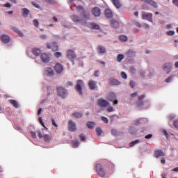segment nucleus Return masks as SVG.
I'll list each match as a JSON object with an SVG mask.
<instances>
[{"mask_svg":"<svg viewBox=\"0 0 178 178\" xmlns=\"http://www.w3.org/2000/svg\"><path fill=\"white\" fill-rule=\"evenodd\" d=\"M91 15L90 12L87 10H83L81 12V19L82 20V26H86L88 22L87 20H90Z\"/></svg>","mask_w":178,"mask_h":178,"instance_id":"f257e3e1","label":"nucleus"},{"mask_svg":"<svg viewBox=\"0 0 178 178\" xmlns=\"http://www.w3.org/2000/svg\"><path fill=\"white\" fill-rule=\"evenodd\" d=\"M45 129H42V131H37L38 136L39 138H44L45 143H49L51 141V136L49 134H44Z\"/></svg>","mask_w":178,"mask_h":178,"instance_id":"f03ea898","label":"nucleus"},{"mask_svg":"<svg viewBox=\"0 0 178 178\" xmlns=\"http://www.w3.org/2000/svg\"><path fill=\"white\" fill-rule=\"evenodd\" d=\"M67 58L72 62V65H74V59L77 58V55L74 53V51L69 49L66 54Z\"/></svg>","mask_w":178,"mask_h":178,"instance_id":"7ed1b4c3","label":"nucleus"},{"mask_svg":"<svg viewBox=\"0 0 178 178\" xmlns=\"http://www.w3.org/2000/svg\"><path fill=\"white\" fill-rule=\"evenodd\" d=\"M57 92L59 97H61V98H66V97H67L69 95V92L63 87L58 88Z\"/></svg>","mask_w":178,"mask_h":178,"instance_id":"20e7f679","label":"nucleus"},{"mask_svg":"<svg viewBox=\"0 0 178 178\" xmlns=\"http://www.w3.org/2000/svg\"><path fill=\"white\" fill-rule=\"evenodd\" d=\"M83 87H84V81L82 80H78L75 88L79 95H83Z\"/></svg>","mask_w":178,"mask_h":178,"instance_id":"39448f33","label":"nucleus"},{"mask_svg":"<svg viewBox=\"0 0 178 178\" xmlns=\"http://www.w3.org/2000/svg\"><path fill=\"white\" fill-rule=\"evenodd\" d=\"M40 59L43 63H49L51 62V55L47 53H42L40 54Z\"/></svg>","mask_w":178,"mask_h":178,"instance_id":"423d86ee","label":"nucleus"},{"mask_svg":"<svg viewBox=\"0 0 178 178\" xmlns=\"http://www.w3.org/2000/svg\"><path fill=\"white\" fill-rule=\"evenodd\" d=\"M142 19L143 20H147L148 22H150V23H153L152 20V13H147V12H143L142 13Z\"/></svg>","mask_w":178,"mask_h":178,"instance_id":"0eeeda50","label":"nucleus"},{"mask_svg":"<svg viewBox=\"0 0 178 178\" xmlns=\"http://www.w3.org/2000/svg\"><path fill=\"white\" fill-rule=\"evenodd\" d=\"M137 106L140 108V109H148L149 106H151V104L149 102H144L143 101H138Z\"/></svg>","mask_w":178,"mask_h":178,"instance_id":"6e6552de","label":"nucleus"},{"mask_svg":"<svg viewBox=\"0 0 178 178\" xmlns=\"http://www.w3.org/2000/svg\"><path fill=\"white\" fill-rule=\"evenodd\" d=\"M172 67L173 64L172 63H167L163 64L162 69L164 70V72H167V74H169Z\"/></svg>","mask_w":178,"mask_h":178,"instance_id":"1a4fd4ad","label":"nucleus"},{"mask_svg":"<svg viewBox=\"0 0 178 178\" xmlns=\"http://www.w3.org/2000/svg\"><path fill=\"white\" fill-rule=\"evenodd\" d=\"M96 170L99 176L101 177H105V170L100 164L96 165Z\"/></svg>","mask_w":178,"mask_h":178,"instance_id":"9d476101","label":"nucleus"},{"mask_svg":"<svg viewBox=\"0 0 178 178\" xmlns=\"http://www.w3.org/2000/svg\"><path fill=\"white\" fill-rule=\"evenodd\" d=\"M97 104L101 108H106V106H109V102L104 99H99L97 101Z\"/></svg>","mask_w":178,"mask_h":178,"instance_id":"9b49d317","label":"nucleus"},{"mask_svg":"<svg viewBox=\"0 0 178 178\" xmlns=\"http://www.w3.org/2000/svg\"><path fill=\"white\" fill-rule=\"evenodd\" d=\"M85 27H88V29H92V30H99V25L95 22H88Z\"/></svg>","mask_w":178,"mask_h":178,"instance_id":"f8f14e48","label":"nucleus"},{"mask_svg":"<svg viewBox=\"0 0 178 178\" xmlns=\"http://www.w3.org/2000/svg\"><path fill=\"white\" fill-rule=\"evenodd\" d=\"M55 74L54 72V70L49 67H47L44 68V75L47 76V77H52Z\"/></svg>","mask_w":178,"mask_h":178,"instance_id":"ddd939ff","label":"nucleus"},{"mask_svg":"<svg viewBox=\"0 0 178 178\" xmlns=\"http://www.w3.org/2000/svg\"><path fill=\"white\" fill-rule=\"evenodd\" d=\"M54 70H55L56 73H57V74H60V73H62V72H63V65H62V64H60V63H57L54 66Z\"/></svg>","mask_w":178,"mask_h":178,"instance_id":"4468645a","label":"nucleus"},{"mask_svg":"<svg viewBox=\"0 0 178 178\" xmlns=\"http://www.w3.org/2000/svg\"><path fill=\"white\" fill-rule=\"evenodd\" d=\"M70 19L74 22V23H81V24H82L81 17L77 15H71Z\"/></svg>","mask_w":178,"mask_h":178,"instance_id":"2eb2a0df","label":"nucleus"},{"mask_svg":"<svg viewBox=\"0 0 178 178\" xmlns=\"http://www.w3.org/2000/svg\"><path fill=\"white\" fill-rule=\"evenodd\" d=\"M142 2H144L145 3H148L149 5H151L154 8H158V3L156 1H154V0H141Z\"/></svg>","mask_w":178,"mask_h":178,"instance_id":"dca6fc26","label":"nucleus"},{"mask_svg":"<svg viewBox=\"0 0 178 178\" xmlns=\"http://www.w3.org/2000/svg\"><path fill=\"white\" fill-rule=\"evenodd\" d=\"M70 131H76V123L72 120H70L68 122Z\"/></svg>","mask_w":178,"mask_h":178,"instance_id":"f3484780","label":"nucleus"},{"mask_svg":"<svg viewBox=\"0 0 178 178\" xmlns=\"http://www.w3.org/2000/svg\"><path fill=\"white\" fill-rule=\"evenodd\" d=\"M97 52L99 55H104V54H106V48L102 45H99L97 47Z\"/></svg>","mask_w":178,"mask_h":178,"instance_id":"a211bd4d","label":"nucleus"},{"mask_svg":"<svg viewBox=\"0 0 178 178\" xmlns=\"http://www.w3.org/2000/svg\"><path fill=\"white\" fill-rule=\"evenodd\" d=\"M92 13L95 17H98L99 16H101V10L98 8V7L94 8L92 10Z\"/></svg>","mask_w":178,"mask_h":178,"instance_id":"6ab92c4d","label":"nucleus"},{"mask_svg":"<svg viewBox=\"0 0 178 178\" xmlns=\"http://www.w3.org/2000/svg\"><path fill=\"white\" fill-rule=\"evenodd\" d=\"M109 81L111 86H120V84H122V83L119 80L115 78H110Z\"/></svg>","mask_w":178,"mask_h":178,"instance_id":"aec40b11","label":"nucleus"},{"mask_svg":"<svg viewBox=\"0 0 178 178\" xmlns=\"http://www.w3.org/2000/svg\"><path fill=\"white\" fill-rule=\"evenodd\" d=\"M1 40L4 44H8L9 43V41H10V38H9V35L3 34L1 36Z\"/></svg>","mask_w":178,"mask_h":178,"instance_id":"412c9836","label":"nucleus"},{"mask_svg":"<svg viewBox=\"0 0 178 178\" xmlns=\"http://www.w3.org/2000/svg\"><path fill=\"white\" fill-rule=\"evenodd\" d=\"M112 3L116 8V9H120L122 8V3L120 0H111Z\"/></svg>","mask_w":178,"mask_h":178,"instance_id":"4be33fe9","label":"nucleus"},{"mask_svg":"<svg viewBox=\"0 0 178 178\" xmlns=\"http://www.w3.org/2000/svg\"><path fill=\"white\" fill-rule=\"evenodd\" d=\"M106 99L111 102L115 101V99H116V95L113 92H110L107 95Z\"/></svg>","mask_w":178,"mask_h":178,"instance_id":"5701e85b","label":"nucleus"},{"mask_svg":"<svg viewBox=\"0 0 178 178\" xmlns=\"http://www.w3.org/2000/svg\"><path fill=\"white\" fill-rule=\"evenodd\" d=\"M22 16L24 17H27L29 15H30V10L27 8H22Z\"/></svg>","mask_w":178,"mask_h":178,"instance_id":"b1692460","label":"nucleus"},{"mask_svg":"<svg viewBox=\"0 0 178 178\" xmlns=\"http://www.w3.org/2000/svg\"><path fill=\"white\" fill-rule=\"evenodd\" d=\"M89 87H90V90H94L95 88V87H97V81L90 80L89 81Z\"/></svg>","mask_w":178,"mask_h":178,"instance_id":"393cba45","label":"nucleus"},{"mask_svg":"<svg viewBox=\"0 0 178 178\" xmlns=\"http://www.w3.org/2000/svg\"><path fill=\"white\" fill-rule=\"evenodd\" d=\"M32 54H33L35 56H38L41 54V49L38 48H33L32 49Z\"/></svg>","mask_w":178,"mask_h":178,"instance_id":"a878e982","label":"nucleus"},{"mask_svg":"<svg viewBox=\"0 0 178 178\" xmlns=\"http://www.w3.org/2000/svg\"><path fill=\"white\" fill-rule=\"evenodd\" d=\"M161 156H165V153H163V152H162V150H156L155 152V157L159 158Z\"/></svg>","mask_w":178,"mask_h":178,"instance_id":"bb28decb","label":"nucleus"},{"mask_svg":"<svg viewBox=\"0 0 178 178\" xmlns=\"http://www.w3.org/2000/svg\"><path fill=\"white\" fill-rule=\"evenodd\" d=\"M111 26L113 27V29H118V27H119V22H118V21L115 19H112L111 21Z\"/></svg>","mask_w":178,"mask_h":178,"instance_id":"cd10ccee","label":"nucleus"},{"mask_svg":"<svg viewBox=\"0 0 178 178\" xmlns=\"http://www.w3.org/2000/svg\"><path fill=\"white\" fill-rule=\"evenodd\" d=\"M105 15L108 19L112 18L113 16V14H112V11H111V10L109 9H106L105 10Z\"/></svg>","mask_w":178,"mask_h":178,"instance_id":"c85d7f7f","label":"nucleus"},{"mask_svg":"<svg viewBox=\"0 0 178 178\" xmlns=\"http://www.w3.org/2000/svg\"><path fill=\"white\" fill-rule=\"evenodd\" d=\"M127 56H129V58H133L136 56V51L133 50H129L128 51H127Z\"/></svg>","mask_w":178,"mask_h":178,"instance_id":"c756f323","label":"nucleus"},{"mask_svg":"<svg viewBox=\"0 0 178 178\" xmlns=\"http://www.w3.org/2000/svg\"><path fill=\"white\" fill-rule=\"evenodd\" d=\"M95 122L89 121L87 122L86 126L88 129H94L95 127Z\"/></svg>","mask_w":178,"mask_h":178,"instance_id":"7c9ffc66","label":"nucleus"},{"mask_svg":"<svg viewBox=\"0 0 178 178\" xmlns=\"http://www.w3.org/2000/svg\"><path fill=\"white\" fill-rule=\"evenodd\" d=\"M12 29L13 30V31H15V33H17L19 37H23V32H22V31L19 30V29L16 28V27H13Z\"/></svg>","mask_w":178,"mask_h":178,"instance_id":"2f4dec72","label":"nucleus"},{"mask_svg":"<svg viewBox=\"0 0 178 178\" xmlns=\"http://www.w3.org/2000/svg\"><path fill=\"white\" fill-rule=\"evenodd\" d=\"M9 102L10 104H12L14 108H19V104H17V102L15 100L10 99Z\"/></svg>","mask_w":178,"mask_h":178,"instance_id":"473e14b6","label":"nucleus"},{"mask_svg":"<svg viewBox=\"0 0 178 178\" xmlns=\"http://www.w3.org/2000/svg\"><path fill=\"white\" fill-rule=\"evenodd\" d=\"M72 116L74 118H76V119H80V118H81L83 116V113H74L72 114Z\"/></svg>","mask_w":178,"mask_h":178,"instance_id":"72a5a7b5","label":"nucleus"},{"mask_svg":"<svg viewBox=\"0 0 178 178\" xmlns=\"http://www.w3.org/2000/svg\"><path fill=\"white\" fill-rule=\"evenodd\" d=\"M120 41H122V42H126V41H127V40H129V38H127V36L126 35H120L119 37Z\"/></svg>","mask_w":178,"mask_h":178,"instance_id":"f704fd0d","label":"nucleus"},{"mask_svg":"<svg viewBox=\"0 0 178 178\" xmlns=\"http://www.w3.org/2000/svg\"><path fill=\"white\" fill-rule=\"evenodd\" d=\"M124 59V55L119 54L117 57L118 62H122Z\"/></svg>","mask_w":178,"mask_h":178,"instance_id":"c9c22d12","label":"nucleus"},{"mask_svg":"<svg viewBox=\"0 0 178 178\" xmlns=\"http://www.w3.org/2000/svg\"><path fill=\"white\" fill-rule=\"evenodd\" d=\"M140 143V140L137 139L135 141H132L129 143V147H134L136 144H138Z\"/></svg>","mask_w":178,"mask_h":178,"instance_id":"e433bc0d","label":"nucleus"},{"mask_svg":"<svg viewBox=\"0 0 178 178\" xmlns=\"http://www.w3.org/2000/svg\"><path fill=\"white\" fill-rule=\"evenodd\" d=\"M132 23H133V24L136 26V27H139L140 29H141V27H143V26H141V24H140L138 22H137L134 19L132 20Z\"/></svg>","mask_w":178,"mask_h":178,"instance_id":"4c0bfd02","label":"nucleus"},{"mask_svg":"<svg viewBox=\"0 0 178 178\" xmlns=\"http://www.w3.org/2000/svg\"><path fill=\"white\" fill-rule=\"evenodd\" d=\"M72 147H74V148H77V147H79V143L77 140H73L72 143Z\"/></svg>","mask_w":178,"mask_h":178,"instance_id":"58836bf2","label":"nucleus"},{"mask_svg":"<svg viewBox=\"0 0 178 178\" xmlns=\"http://www.w3.org/2000/svg\"><path fill=\"white\" fill-rule=\"evenodd\" d=\"M136 131H137L136 130V128L134 127H129V133H131V134H136Z\"/></svg>","mask_w":178,"mask_h":178,"instance_id":"ea45409f","label":"nucleus"},{"mask_svg":"<svg viewBox=\"0 0 178 178\" xmlns=\"http://www.w3.org/2000/svg\"><path fill=\"white\" fill-rule=\"evenodd\" d=\"M175 76L170 75L167 79H165V83H171L172 80H173V78Z\"/></svg>","mask_w":178,"mask_h":178,"instance_id":"a19ab883","label":"nucleus"},{"mask_svg":"<svg viewBox=\"0 0 178 178\" xmlns=\"http://www.w3.org/2000/svg\"><path fill=\"white\" fill-rule=\"evenodd\" d=\"M96 133L97 136H101V134H102V129L99 127L96 128Z\"/></svg>","mask_w":178,"mask_h":178,"instance_id":"79ce46f5","label":"nucleus"},{"mask_svg":"<svg viewBox=\"0 0 178 178\" xmlns=\"http://www.w3.org/2000/svg\"><path fill=\"white\" fill-rule=\"evenodd\" d=\"M167 35H175V31H168L166 32Z\"/></svg>","mask_w":178,"mask_h":178,"instance_id":"37998d69","label":"nucleus"},{"mask_svg":"<svg viewBox=\"0 0 178 178\" xmlns=\"http://www.w3.org/2000/svg\"><path fill=\"white\" fill-rule=\"evenodd\" d=\"M130 87H131V88H134V87H136V82L133 80L130 81Z\"/></svg>","mask_w":178,"mask_h":178,"instance_id":"c03bdc74","label":"nucleus"},{"mask_svg":"<svg viewBox=\"0 0 178 178\" xmlns=\"http://www.w3.org/2000/svg\"><path fill=\"white\" fill-rule=\"evenodd\" d=\"M175 118H176V115L175 114H171L168 115L169 120H173V119H175Z\"/></svg>","mask_w":178,"mask_h":178,"instance_id":"a18cd8bd","label":"nucleus"},{"mask_svg":"<svg viewBox=\"0 0 178 178\" xmlns=\"http://www.w3.org/2000/svg\"><path fill=\"white\" fill-rule=\"evenodd\" d=\"M54 56L56 58H61L62 54L60 52H56L54 53Z\"/></svg>","mask_w":178,"mask_h":178,"instance_id":"49530a36","label":"nucleus"},{"mask_svg":"<svg viewBox=\"0 0 178 178\" xmlns=\"http://www.w3.org/2000/svg\"><path fill=\"white\" fill-rule=\"evenodd\" d=\"M102 120L104 123H109V120H108V118L106 117H102Z\"/></svg>","mask_w":178,"mask_h":178,"instance_id":"de8ad7c7","label":"nucleus"},{"mask_svg":"<svg viewBox=\"0 0 178 178\" xmlns=\"http://www.w3.org/2000/svg\"><path fill=\"white\" fill-rule=\"evenodd\" d=\"M62 26H63V27H65V29H70V26L65 22H63L62 24Z\"/></svg>","mask_w":178,"mask_h":178,"instance_id":"09e8293b","label":"nucleus"},{"mask_svg":"<svg viewBox=\"0 0 178 178\" xmlns=\"http://www.w3.org/2000/svg\"><path fill=\"white\" fill-rule=\"evenodd\" d=\"M33 24L35 26V27H38V25L40 24V22L37 19L33 20Z\"/></svg>","mask_w":178,"mask_h":178,"instance_id":"8fccbe9b","label":"nucleus"},{"mask_svg":"<svg viewBox=\"0 0 178 178\" xmlns=\"http://www.w3.org/2000/svg\"><path fill=\"white\" fill-rule=\"evenodd\" d=\"M111 134H113V136H118V130L112 129L111 130Z\"/></svg>","mask_w":178,"mask_h":178,"instance_id":"3c124183","label":"nucleus"},{"mask_svg":"<svg viewBox=\"0 0 178 178\" xmlns=\"http://www.w3.org/2000/svg\"><path fill=\"white\" fill-rule=\"evenodd\" d=\"M163 133L167 138H169V134H168V131L166 130L163 129Z\"/></svg>","mask_w":178,"mask_h":178,"instance_id":"603ef678","label":"nucleus"},{"mask_svg":"<svg viewBox=\"0 0 178 178\" xmlns=\"http://www.w3.org/2000/svg\"><path fill=\"white\" fill-rule=\"evenodd\" d=\"M31 137H33V138H37V134H35V132L31 131Z\"/></svg>","mask_w":178,"mask_h":178,"instance_id":"864d4df0","label":"nucleus"},{"mask_svg":"<svg viewBox=\"0 0 178 178\" xmlns=\"http://www.w3.org/2000/svg\"><path fill=\"white\" fill-rule=\"evenodd\" d=\"M77 10H78V12H81V11H83L84 10V8H83V6H79L78 7H77Z\"/></svg>","mask_w":178,"mask_h":178,"instance_id":"5fc2aeb1","label":"nucleus"},{"mask_svg":"<svg viewBox=\"0 0 178 178\" xmlns=\"http://www.w3.org/2000/svg\"><path fill=\"white\" fill-rule=\"evenodd\" d=\"M66 86H67V87H73V82L68 81V82H67Z\"/></svg>","mask_w":178,"mask_h":178,"instance_id":"6e6d98bb","label":"nucleus"},{"mask_svg":"<svg viewBox=\"0 0 178 178\" xmlns=\"http://www.w3.org/2000/svg\"><path fill=\"white\" fill-rule=\"evenodd\" d=\"M121 77L122 78V79H127V74H126V73H124V72H122L121 73Z\"/></svg>","mask_w":178,"mask_h":178,"instance_id":"4d7b16f0","label":"nucleus"},{"mask_svg":"<svg viewBox=\"0 0 178 178\" xmlns=\"http://www.w3.org/2000/svg\"><path fill=\"white\" fill-rule=\"evenodd\" d=\"M130 72H131V73H133V74L136 73V68H134V67H131Z\"/></svg>","mask_w":178,"mask_h":178,"instance_id":"13d9d810","label":"nucleus"},{"mask_svg":"<svg viewBox=\"0 0 178 178\" xmlns=\"http://www.w3.org/2000/svg\"><path fill=\"white\" fill-rule=\"evenodd\" d=\"M11 7H12V5L9 3H7L3 5V8H11Z\"/></svg>","mask_w":178,"mask_h":178,"instance_id":"bf43d9fd","label":"nucleus"},{"mask_svg":"<svg viewBox=\"0 0 178 178\" xmlns=\"http://www.w3.org/2000/svg\"><path fill=\"white\" fill-rule=\"evenodd\" d=\"M144 98H145V95H142L138 97V101H143V99H144Z\"/></svg>","mask_w":178,"mask_h":178,"instance_id":"052dcab7","label":"nucleus"},{"mask_svg":"<svg viewBox=\"0 0 178 178\" xmlns=\"http://www.w3.org/2000/svg\"><path fill=\"white\" fill-rule=\"evenodd\" d=\"M51 123L55 127H58V124L56 122H55V120L52 119L51 120Z\"/></svg>","mask_w":178,"mask_h":178,"instance_id":"680f3d73","label":"nucleus"},{"mask_svg":"<svg viewBox=\"0 0 178 178\" xmlns=\"http://www.w3.org/2000/svg\"><path fill=\"white\" fill-rule=\"evenodd\" d=\"M143 27H144V29H146L147 30L149 29V26L148 25V24H143Z\"/></svg>","mask_w":178,"mask_h":178,"instance_id":"e2e57ef3","label":"nucleus"},{"mask_svg":"<svg viewBox=\"0 0 178 178\" xmlns=\"http://www.w3.org/2000/svg\"><path fill=\"white\" fill-rule=\"evenodd\" d=\"M80 138L82 141H86V136L83 134L80 135Z\"/></svg>","mask_w":178,"mask_h":178,"instance_id":"0e129e2a","label":"nucleus"},{"mask_svg":"<svg viewBox=\"0 0 178 178\" xmlns=\"http://www.w3.org/2000/svg\"><path fill=\"white\" fill-rule=\"evenodd\" d=\"M174 126H175V127H176V129H178V120H176L174 122Z\"/></svg>","mask_w":178,"mask_h":178,"instance_id":"69168bd1","label":"nucleus"},{"mask_svg":"<svg viewBox=\"0 0 178 178\" xmlns=\"http://www.w3.org/2000/svg\"><path fill=\"white\" fill-rule=\"evenodd\" d=\"M172 3H174V5L178 8V0H172Z\"/></svg>","mask_w":178,"mask_h":178,"instance_id":"338daca9","label":"nucleus"},{"mask_svg":"<svg viewBox=\"0 0 178 178\" xmlns=\"http://www.w3.org/2000/svg\"><path fill=\"white\" fill-rule=\"evenodd\" d=\"M108 112H113V107L110 106L107 108Z\"/></svg>","mask_w":178,"mask_h":178,"instance_id":"774afa93","label":"nucleus"}]
</instances>
